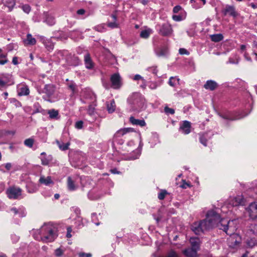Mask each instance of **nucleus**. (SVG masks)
<instances>
[{"label":"nucleus","instance_id":"34","mask_svg":"<svg viewBox=\"0 0 257 257\" xmlns=\"http://www.w3.org/2000/svg\"><path fill=\"white\" fill-rule=\"evenodd\" d=\"M34 140L32 138H29L25 140L24 144L25 146L32 148L33 146Z\"/></svg>","mask_w":257,"mask_h":257},{"label":"nucleus","instance_id":"13","mask_svg":"<svg viewBox=\"0 0 257 257\" xmlns=\"http://www.w3.org/2000/svg\"><path fill=\"white\" fill-rule=\"evenodd\" d=\"M84 64L87 69H92L94 67V63L93 62L90 54L87 53L84 56Z\"/></svg>","mask_w":257,"mask_h":257},{"label":"nucleus","instance_id":"51","mask_svg":"<svg viewBox=\"0 0 257 257\" xmlns=\"http://www.w3.org/2000/svg\"><path fill=\"white\" fill-rule=\"evenodd\" d=\"M67 234H66V236L68 238L69 237H71V232H72V229L70 227H68L67 229Z\"/></svg>","mask_w":257,"mask_h":257},{"label":"nucleus","instance_id":"11","mask_svg":"<svg viewBox=\"0 0 257 257\" xmlns=\"http://www.w3.org/2000/svg\"><path fill=\"white\" fill-rule=\"evenodd\" d=\"M246 210L251 219H256L257 218V204L251 203Z\"/></svg>","mask_w":257,"mask_h":257},{"label":"nucleus","instance_id":"63","mask_svg":"<svg viewBox=\"0 0 257 257\" xmlns=\"http://www.w3.org/2000/svg\"><path fill=\"white\" fill-rule=\"evenodd\" d=\"M248 256V252H246L244 254H242L241 257H247Z\"/></svg>","mask_w":257,"mask_h":257},{"label":"nucleus","instance_id":"20","mask_svg":"<svg viewBox=\"0 0 257 257\" xmlns=\"http://www.w3.org/2000/svg\"><path fill=\"white\" fill-rule=\"evenodd\" d=\"M134 131V130L133 128H130V127L124 128L122 129H120V130H118V131H117V132L115 133L114 136L116 137H119L123 136L124 135L126 134L127 133L133 132Z\"/></svg>","mask_w":257,"mask_h":257},{"label":"nucleus","instance_id":"53","mask_svg":"<svg viewBox=\"0 0 257 257\" xmlns=\"http://www.w3.org/2000/svg\"><path fill=\"white\" fill-rule=\"evenodd\" d=\"M103 86L106 89H109L110 86L109 84L107 82H103Z\"/></svg>","mask_w":257,"mask_h":257},{"label":"nucleus","instance_id":"5","mask_svg":"<svg viewBox=\"0 0 257 257\" xmlns=\"http://www.w3.org/2000/svg\"><path fill=\"white\" fill-rule=\"evenodd\" d=\"M22 189L16 187H11L6 191L9 198L11 199H17L22 195Z\"/></svg>","mask_w":257,"mask_h":257},{"label":"nucleus","instance_id":"23","mask_svg":"<svg viewBox=\"0 0 257 257\" xmlns=\"http://www.w3.org/2000/svg\"><path fill=\"white\" fill-rule=\"evenodd\" d=\"M26 187L27 191L29 193H34L36 192L38 189L37 185L32 182L28 183Z\"/></svg>","mask_w":257,"mask_h":257},{"label":"nucleus","instance_id":"22","mask_svg":"<svg viewBox=\"0 0 257 257\" xmlns=\"http://www.w3.org/2000/svg\"><path fill=\"white\" fill-rule=\"evenodd\" d=\"M156 52L158 56L164 57L168 55V50L167 47L164 46L156 50Z\"/></svg>","mask_w":257,"mask_h":257},{"label":"nucleus","instance_id":"41","mask_svg":"<svg viewBox=\"0 0 257 257\" xmlns=\"http://www.w3.org/2000/svg\"><path fill=\"white\" fill-rule=\"evenodd\" d=\"M63 254V251L60 248H57L55 250V254L56 256L60 257Z\"/></svg>","mask_w":257,"mask_h":257},{"label":"nucleus","instance_id":"10","mask_svg":"<svg viewBox=\"0 0 257 257\" xmlns=\"http://www.w3.org/2000/svg\"><path fill=\"white\" fill-rule=\"evenodd\" d=\"M222 13L225 16L228 15L233 18H236L238 15L237 13L235 11L234 7L228 5H226L223 9Z\"/></svg>","mask_w":257,"mask_h":257},{"label":"nucleus","instance_id":"30","mask_svg":"<svg viewBox=\"0 0 257 257\" xmlns=\"http://www.w3.org/2000/svg\"><path fill=\"white\" fill-rule=\"evenodd\" d=\"M52 157L51 156H48V157H42L41 158V163L44 166H47L49 163L52 161Z\"/></svg>","mask_w":257,"mask_h":257},{"label":"nucleus","instance_id":"18","mask_svg":"<svg viewBox=\"0 0 257 257\" xmlns=\"http://www.w3.org/2000/svg\"><path fill=\"white\" fill-rule=\"evenodd\" d=\"M130 121L133 125H139L141 126H144L146 123L144 119H136L134 116L130 117Z\"/></svg>","mask_w":257,"mask_h":257},{"label":"nucleus","instance_id":"58","mask_svg":"<svg viewBox=\"0 0 257 257\" xmlns=\"http://www.w3.org/2000/svg\"><path fill=\"white\" fill-rule=\"evenodd\" d=\"M110 172L113 174H119L120 172L118 171L116 169H113L110 170Z\"/></svg>","mask_w":257,"mask_h":257},{"label":"nucleus","instance_id":"29","mask_svg":"<svg viewBox=\"0 0 257 257\" xmlns=\"http://www.w3.org/2000/svg\"><path fill=\"white\" fill-rule=\"evenodd\" d=\"M151 33H152V30L151 29H148L141 31L140 36L142 38L147 39Z\"/></svg>","mask_w":257,"mask_h":257},{"label":"nucleus","instance_id":"4","mask_svg":"<svg viewBox=\"0 0 257 257\" xmlns=\"http://www.w3.org/2000/svg\"><path fill=\"white\" fill-rule=\"evenodd\" d=\"M55 91V86L53 84H49L45 85L43 89H38L39 94H44L43 99L47 101H51L50 98Z\"/></svg>","mask_w":257,"mask_h":257},{"label":"nucleus","instance_id":"2","mask_svg":"<svg viewBox=\"0 0 257 257\" xmlns=\"http://www.w3.org/2000/svg\"><path fill=\"white\" fill-rule=\"evenodd\" d=\"M220 223L219 228L230 235V246L235 247L239 245L241 242V237L238 234L233 233L234 229L233 228L231 229V227L229 226L230 221L227 219H221Z\"/></svg>","mask_w":257,"mask_h":257},{"label":"nucleus","instance_id":"7","mask_svg":"<svg viewBox=\"0 0 257 257\" xmlns=\"http://www.w3.org/2000/svg\"><path fill=\"white\" fill-rule=\"evenodd\" d=\"M111 87L114 89H118L122 85L121 78L118 73H114L110 77Z\"/></svg>","mask_w":257,"mask_h":257},{"label":"nucleus","instance_id":"56","mask_svg":"<svg viewBox=\"0 0 257 257\" xmlns=\"http://www.w3.org/2000/svg\"><path fill=\"white\" fill-rule=\"evenodd\" d=\"M85 11L84 9H79L77 11V14L78 15H83L84 14Z\"/></svg>","mask_w":257,"mask_h":257},{"label":"nucleus","instance_id":"9","mask_svg":"<svg viewBox=\"0 0 257 257\" xmlns=\"http://www.w3.org/2000/svg\"><path fill=\"white\" fill-rule=\"evenodd\" d=\"M140 99L139 98L138 94H134L131 97L128 98V101L130 103L134 105L135 109L138 110L143 106V102L139 101Z\"/></svg>","mask_w":257,"mask_h":257},{"label":"nucleus","instance_id":"25","mask_svg":"<svg viewBox=\"0 0 257 257\" xmlns=\"http://www.w3.org/2000/svg\"><path fill=\"white\" fill-rule=\"evenodd\" d=\"M24 43L26 45H34L36 44V40L31 34H28L27 35V39L24 40Z\"/></svg>","mask_w":257,"mask_h":257},{"label":"nucleus","instance_id":"64","mask_svg":"<svg viewBox=\"0 0 257 257\" xmlns=\"http://www.w3.org/2000/svg\"><path fill=\"white\" fill-rule=\"evenodd\" d=\"M253 47H254V48H257V42H255V41L253 42Z\"/></svg>","mask_w":257,"mask_h":257},{"label":"nucleus","instance_id":"21","mask_svg":"<svg viewBox=\"0 0 257 257\" xmlns=\"http://www.w3.org/2000/svg\"><path fill=\"white\" fill-rule=\"evenodd\" d=\"M2 3L11 11L16 5V0H2Z\"/></svg>","mask_w":257,"mask_h":257},{"label":"nucleus","instance_id":"17","mask_svg":"<svg viewBox=\"0 0 257 257\" xmlns=\"http://www.w3.org/2000/svg\"><path fill=\"white\" fill-rule=\"evenodd\" d=\"M190 242L192 248H194L196 250L199 249L200 240L198 237H191L190 239Z\"/></svg>","mask_w":257,"mask_h":257},{"label":"nucleus","instance_id":"27","mask_svg":"<svg viewBox=\"0 0 257 257\" xmlns=\"http://www.w3.org/2000/svg\"><path fill=\"white\" fill-rule=\"evenodd\" d=\"M210 38L212 41L218 42L223 40V36L221 34H217L211 35Z\"/></svg>","mask_w":257,"mask_h":257},{"label":"nucleus","instance_id":"50","mask_svg":"<svg viewBox=\"0 0 257 257\" xmlns=\"http://www.w3.org/2000/svg\"><path fill=\"white\" fill-rule=\"evenodd\" d=\"M172 18L175 21H180L182 20L181 17L178 15L173 16Z\"/></svg>","mask_w":257,"mask_h":257},{"label":"nucleus","instance_id":"46","mask_svg":"<svg viewBox=\"0 0 257 257\" xmlns=\"http://www.w3.org/2000/svg\"><path fill=\"white\" fill-rule=\"evenodd\" d=\"M200 143L203 144L204 146H207V140L203 136H201L200 138Z\"/></svg>","mask_w":257,"mask_h":257},{"label":"nucleus","instance_id":"24","mask_svg":"<svg viewBox=\"0 0 257 257\" xmlns=\"http://www.w3.org/2000/svg\"><path fill=\"white\" fill-rule=\"evenodd\" d=\"M39 182L47 186L51 184H53V182L50 176H48L47 178H45L43 176H41L39 179Z\"/></svg>","mask_w":257,"mask_h":257},{"label":"nucleus","instance_id":"61","mask_svg":"<svg viewBox=\"0 0 257 257\" xmlns=\"http://www.w3.org/2000/svg\"><path fill=\"white\" fill-rule=\"evenodd\" d=\"M11 211H13L15 214H17L18 212L16 208H12Z\"/></svg>","mask_w":257,"mask_h":257},{"label":"nucleus","instance_id":"1","mask_svg":"<svg viewBox=\"0 0 257 257\" xmlns=\"http://www.w3.org/2000/svg\"><path fill=\"white\" fill-rule=\"evenodd\" d=\"M221 219L218 213L213 210L209 211L207 212L205 219L194 222L192 224L191 230L196 234L199 235L205 231L213 228L216 225L219 228Z\"/></svg>","mask_w":257,"mask_h":257},{"label":"nucleus","instance_id":"60","mask_svg":"<svg viewBox=\"0 0 257 257\" xmlns=\"http://www.w3.org/2000/svg\"><path fill=\"white\" fill-rule=\"evenodd\" d=\"M244 56L245 58L247 61H251V58L249 57L248 56V54L247 53H245Z\"/></svg>","mask_w":257,"mask_h":257},{"label":"nucleus","instance_id":"33","mask_svg":"<svg viewBox=\"0 0 257 257\" xmlns=\"http://www.w3.org/2000/svg\"><path fill=\"white\" fill-rule=\"evenodd\" d=\"M66 81L68 82L67 85L68 88L72 91L73 93H74L76 88L75 83L73 81H69L68 79H66Z\"/></svg>","mask_w":257,"mask_h":257},{"label":"nucleus","instance_id":"15","mask_svg":"<svg viewBox=\"0 0 257 257\" xmlns=\"http://www.w3.org/2000/svg\"><path fill=\"white\" fill-rule=\"evenodd\" d=\"M18 93L20 96L28 95L30 93L29 88L25 84L21 85L18 88Z\"/></svg>","mask_w":257,"mask_h":257},{"label":"nucleus","instance_id":"44","mask_svg":"<svg viewBox=\"0 0 257 257\" xmlns=\"http://www.w3.org/2000/svg\"><path fill=\"white\" fill-rule=\"evenodd\" d=\"M179 52L181 55L186 54L188 55L189 54V52L185 48H180L179 50Z\"/></svg>","mask_w":257,"mask_h":257},{"label":"nucleus","instance_id":"8","mask_svg":"<svg viewBox=\"0 0 257 257\" xmlns=\"http://www.w3.org/2000/svg\"><path fill=\"white\" fill-rule=\"evenodd\" d=\"M229 203L232 206H243L245 205V200L242 195H237L236 197L231 198Z\"/></svg>","mask_w":257,"mask_h":257},{"label":"nucleus","instance_id":"54","mask_svg":"<svg viewBox=\"0 0 257 257\" xmlns=\"http://www.w3.org/2000/svg\"><path fill=\"white\" fill-rule=\"evenodd\" d=\"M7 82L3 81L2 79L0 78V87H4L6 86Z\"/></svg>","mask_w":257,"mask_h":257},{"label":"nucleus","instance_id":"55","mask_svg":"<svg viewBox=\"0 0 257 257\" xmlns=\"http://www.w3.org/2000/svg\"><path fill=\"white\" fill-rule=\"evenodd\" d=\"M12 166V164L10 163H8L5 165V168L8 171L11 169Z\"/></svg>","mask_w":257,"mask_h":257},{"label":"nucleus","instance_id":"16","mask_svg":"<svg viewBox=\"0 0 257 257\" xmlns=\"http://www.w3.org/2000/svg\"><path fill=\"white\" fill-rule=\"evenodd\" d=\"M67 61L70 65L72 66H77L80 62L78 57L71 55L67 57Z\"/></svg>","mask_w":257,"mask_h":257},{"label":"nucleus","instance_id":"14","mask_svg":"<svg viewBox=\"0 0 257 257\" xmlns=\"http://www.w3.org/2000/svg\"><path fill=\"white\" fill-rule=\"evenodd\" d=\"M218 86V84L213 80H207L205 84L204 85V87L206 89L213 91L216 89Z\"/></svg>","mask_w":257,"mask_h":257},{"label":"nucleus","instance_id":"38","mask_svg":"<svg viewBox=\"0 0 257 257\" xmlns=\"http://www.w3.org/2000/svg\"><path fill=\"white\" fill-rule=\"evenodd\" d=\"M165 112L167 114H173L175 113L174 109L166 106L164 108Z\"/></svg>","mask_w":257,"mask_h":257},{"label":"nucleus","instance_id":"6","mask_svg":"<svg viewBox=\"0 0 257 257\" xmlns=\"http://www.w3.org/2000/svg\"><path fill=\"white\" fill-rule=\"evenodd\" d=\"M158 33L161 36L166 37L170 36L173 33L171 25L169 23H164L160 26Z\"/></svg>","mask_w":257,"mask_h":257},{"label":"nucleus","instance_id":"62","mask_svg":"<svg viewBox=\"0 0 257 257\" xmlns=\"http://www.w3.org/2000/svg\"><path fill=\"white\" fill-rule=\"evenodd\" d=\"M189 186L188 184L187 183H184L183 184H182L181 187L182 188H186L187 186Z\"/></svg>","mask_w":257,"mask_h":257},{"label":"nucleus","instance_id":"19","mask_svg":"<svg viewBox=\"0 0 257 257\" xmlns=\"http://www.w3.org/2000/svg\"><path fill=\"white\" fill-rule=\"evenodd\" d=\"M197 251L191 247L184 250L183 252L187 257H195L197 254Z\"/></svg>","mask_w":257,"mask_h":257},{"label":"nucleus","instance_id":"57","mask_svg":"<svg viewBox=\"0 0 257 257\" xmlns=\"http://www.w3.org/2000/svg\"><path fill=\"white\" fill-rule=\"evenodd\" d=\"M12 62L14 65H17L18 64V57H14L13 58Z\"/></svg>","mask_w":257,"mask_h":257},{"label":"nucleus","instance_id":"45","mask_svg":"<svg viewBox=\"0 0 257 257\" xmlns=\"http://www.w3.org/2000/svg\"><path fill=\"white\" fill-rule=\"evenodd\" d=\"M83 122L81 120L77 121L75 123V127L78 129H81L83 127Z\"/></svg>","mask_w":257,"mask_h":257},{"label":"nucleus","instance_id":"28","mask_svg":"<svg viewBox=\"0 0 257 257\" xmlns=\"http://www.w3.org/2000/svg\"><path fill=\"white\" fill-rule=\"evenodd\" d=\"M48 113L49 115V117L51 119H58L59 118L58 111L54 109L49 110Z\"/></svg>","mask_w":257,"mask_h":257},{"label":"nucleus","instance_id":"43","mask_svg":"<svg viewBox=\"0 0 257 257\" xmlns=\"http://www.w3.org/2000/svg\"><path fill=\"white\" fill-rule=\"evenodd\" d=\"M220 116L223 118H224V119H229V120H234L238 119H239V118H241L240 117H230V116H229L228 115H220Z\"/></svg>","mask_w":257,"mask_h":257},{"label":"nucleus","instance_id":"47","mask_svg":"<svg viewBox=\"0 0 257 257\" xmlns=\"http://www.w3.org/2000/svg\"><path fill=\"white\" fill-rule=\"evenodd\" d=\"M107 26L111 28H115L118 27V24L115 22H110L108 23Z\"/></svg>","mask_w":257,"mask_h":257},{"label":"nucleus","instance_id":"42","mask_svg":"<svg viewBox=\"0 0 257 257\" xmlns=\"http://www.w3.org/2000/svg\"><path fill=\"white\" fill-rule=\"evenodd\" d=\"M22 9L23 11L27 14L29 13L31 11V8L28 5H25L23 6Z\"/></svg>","mask_w":257,"mask_h":257},{"label":"nucleus","instance_id":"37","mask_svg":"<svg viewBox=\"0 0 257 257\" xmlns=\"http://www.w3.org/2000/svg\"><path fill=\"white\" fill-rule=\"evenodd\" d=\"M6 56L4 54H0V64L4 65L7 62Z\"/></svg>","mask_w":257,"mask_h":257},{"label":"nucleus","instance_id":"49","mask_svg":"<svg viewBox=\"0 0 257 257\" xmlns=\"http://www.w3.org/2000/svg\"><path fill=\"white\" fill-rule=\"evenodd\" d=\"M181 10V7L180 6H176L173 8V12L174 13H178Z\"/></svg>","mask_w":257,"mask_h":257},{"label":"nucleus","instance_id":"52","mask_svg":"<svg viewBox=\"0 0 257 257\" xmlns=\"http://www.w3.org/2000/svg\"><path fill=\"white\" fill-rule=\"evenodd\" d=\"M134 79L135 80H142L143 81H144V79L143 78V77L139 74L136 75L134 76Z\"/></svg>","mask_w":257,"mask_h":257},{"label":"nucleus","instance_id":"12","mask_svg":"<svg viewBox=\"0 0 257 257\" xmlns=\"http://www.w3.org/2000/svg\"><path fill=\"white\" fill-rule=\"evenodd\" d=\"M191 123L187 120L184 121L182 124L180 126L179 129L182 133L187 135L191 132Z\"/></svg>","mask_w":257,"mask_h":257},{"label":"nucleus","instance_id":"31","mask_svg":"<svg viewBox=\"0 0 257 257\" xmlns=\"http://www.w3.org/2000/svg\"><path fill=\"white\" fill-rule=\"evenodd\" d=\"M56 144L58 146L59 149L62 151H65L68 149L69 146H70V143H67L66 144L61 143L59 141H56Z\"/></svg>","mask_w":257,"mask_h":257},{"label":"nucleus","instance_id":"40","mask_svg":"<svg viewBox=\"0 0 257 257\" xmlns=\"http://www.w3.org/2000/svg\"><path fill=\"white\" fill-rule=\"evenodd\" d=\"M176 79L175 77H171L169 81V84L171 86H175L176 85Z\"/></svg>","mask_w":257,"mask_h":257},{"label":"nucleus","instance_id":"26","mask_svg":"<svg viewBox=\"0 0 257 257\" xmlns=\"http://www.w3.org/2000/svg\"><path fill=\"white\" fill-rule=\"evenodd\" d=\"M67 186L68 189L70 191H73L77 188L74 184V181L72 180L70 177H68L67 178Z\"/></svg>","mask_w":257,"mask_h":257},{"label":"nucleus","instance_id":"35","mask_svg":"<svg viewBox=\"0 0 257 257\" xmlns=\"http://www.w3.org/2000/svg\"><path fill=\"white\" fill-rule=\"evenodd\" d=\"M45 22L50 26L53 25L55 24L54 18L52 16H48L45 20Z\"/></svg>","mask_w":257,"mask_h":257},{"label":"nucleus","instance_id":"48","mask_svg":"<svg viewBox=\"0 0 257 257\" xmlns=\"http://www.w3.org/2000/svg\"><path fill=\"white\" fill-rule=\"evenodd\" d=\"M79 257H91L92 255L91 253H85L84 252L80 253L79 254Z\"/></svg>","mask_w":257,"mask_h":257},{"label":"nucleus","instance_id":"32","mask_svg":"<svg viewBox=\"0 0 257 257\" xmlns=\"http://www.w3.org/2000/svg\"><path fill=\"white\" fill-rule=\"evenodd\" d=\"M107 111L109 113H112L115 109V104L114 100H111L109 104L107 105Z\"/></svg>","mask_w":257,"mask_h":257},{"label":"nucleus","instance_id":"36","mask_svg":"<svg viewBox=\"0 0 257 257\" xmlns=\"http://www.w3.org/2000/svg\"><path fill=\"white\" fill-rule=\"evenodd\" d=\"M166 257H180L179 254L173 250H170L166 256Z\"/></svg>","mask_w":257,"mask_h":257},{"label":"nucleus","instance_id":"3","mask_svg":"<svg viewBox=\"0 0 257 257\" xmlns=\"http://www.w3.org/2000/svg\"><path fill=\"white\" fill-rule=\"evenodd\" d=\"M41 234L44 242H52L57 236V229L51 223L44 224L41 228Z\"/></svg>","mask_w":257,"mask_h":257},{"label":"nucleus","instance_id":"59","mask_svg":"<svg viewBox=\"0 0 257 257\" xmlns=\"http://www.w3.org/2000/svg\"><path fill=\"white\" fill-rule=\"evenodd\" d=\"M13 102H15L16 103V105L17 106H21V103L19 101H18L17 99L14 98L13 99Z\"/></svg>","mask_w":257,"mask_h":257},{"label":"nucleus","instance_id":"39","mask_svg":"<svg viewBox=\"0 0 257 257\" xmlns=\"http://www.w3.org/2000/svg\"><path fill=\"white\" fill-rule=\"evenodd\" d=\"M167 194V192L165 190H163L161 191L159 194H158V198L160 200H163L166 196V195Z\"/></svg>","mask_w":257,"mask_h":257}]
</instances>
